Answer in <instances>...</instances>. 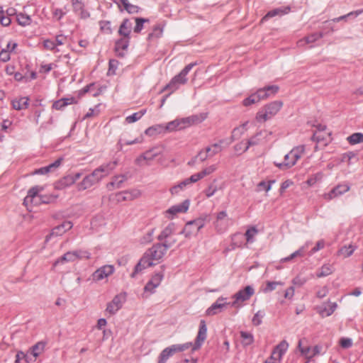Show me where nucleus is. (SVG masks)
Here are the masks:
<instances>
[{
  "label": "nucleus",
  "instance_id": "obj_51",
  "mask_svg": "<svg viewBox=\"0 0 363 363\" xmlns=\"http://www.w3.org/2000/svg\"><path fill=\"white\" fill-rule=\"evenodd\" d=\"M308 277L298 274L292 279L291 282L295 286H302L308 281Z\"/></svg>",
  "mask_w": 363,
  "mask_h": 363
},
{
  "label": "nucleus",
  "instance_id": "obj_39",
  "mask_svg": "<svg viewBox=\"0 0 363 363\" xmlns=\"http://www.w3.org/2000/svg\"><path fill=\"white\" fill-rule=\"evenodd\" d=\"M76 254L74 251H69L67 253L64 254L60 259H58L55 262V265L60 263V262H72L76 261Z\"/></svg>",
  "mask_w": 363,
  "mask_h": 363
},
{
  "label": "nucleus",
  "instance_id": "obj_12",
  "mask_svg": "<svg viewBox=\"0 0 363 363\" xmlns=\"http://www.w3.org/2000/svg\"><path fill=\"white\" fill-rule=\"evenodd\" d=\"M230 304V303L227 302V298L220 296L206 309V315L208 316L217 315L221 313Z\"/></svg>",
  "mask_w": 363,
  "mask_h": 363
},
{
  "label": "nucleus",
  "instance_id": "obj_41",
  "mask_svg": "<svg viewBox=\"0 0 363 363\" xmlns=\"http://www.w3.org/2000/svg\"><path fill=\"white\" fill-rule=\"evenodd\" d=\"M333 273V267L329 264H323L316 272L318 278L327 277Z\"/></svg>",
  "mask_w": 363,
  "mask_h": 363
},
{
  "label": "nucleus",
  "instance_id": "obj_46",
  "mask_svg": "<svg viewBox=\"0 0 363 363\" xmlns=\"http://www.w3.org/2000/svg\"><path fill=\"white\" fill-rule=\"evenodd\" d=\"M242 344L245 346L250 345L254 342V337L252 333L245 331L240 332Z\"/></svg>",
  "mask_w": 363,
  "mask_h": 363
},
{
  "label": "nucleus",
  "instance_id": "obj_18",
  "mask_svg": "<svg viewBox=\"0 0 363 363\" xmlns=\"http://www.w3.org/2000/svg\"><path fill=\"white\" fill-rule=\"evenodd\" d=\"M141 195L140 190L138 189H132L130 190L124 191L119 192L116 194V200L118 202L125 201H132Z\"/></svg>",
  "mask_w": 363,
  "mask_h": 363
},
{
  "label": "nucleus",
  "instance_id": "obj_7",
  "mask_svg": "<svg viewBox=\"0 0 363 363\" xmlns=\"http://www.w3.org/2000/svg\"><path fill=\"white\" fill-rule=\"evenodd\" d=\"M196 65V62L187 65L179 74L172 78L164 89L173 92L179 88V85L184 84L187 82L186 75Z\"/></svg>",
  "mask_w": 363,
  "mask_h": 363
},
{
  "label": "nucleus",
  "instance_id": "obj_6",
  "mask_svg": "<svg viewBox=\"0 0 363 363\" xmlns=\"http://www.w3.org/2000/svg\"><path fill=\"white\" fill-rule=\"evenodd\" d=\"M304 152V145L296 146L284 156V162H275L274 164L276 167L281 169H286L291 168L296 164V162L303 156Z\"/></svg>",
  "mask_w": 363,
  "mask_h": 363
},
{
  "label": "nucleus",
  "instance_id": "obj_32",
  "mask_svg": "<svg viewBox=\"0 0 363 363\" xmlns=\"http://www.w3.org/2000/svg\"><path fill=\"white\" fill-rule=\"evenodd\" d=\"M290 9L289 7H285L284 9H275L269 11L261 20V22L267 21L269 18H272L276 16H282L286 14L289 11Z\"/></svg>",
  "mask_w": 363,
  "mask_h": 363
},
{
  "label": "nucleus",
  "instance_id": "obj_28",
  "mask_svg": "<svg viewBox=\"0 0 363 363\" xmlns=\"http://www.w3.org/2000/svg\"><path fill=\"white\" fill-rule=\"evenodd\" d=\"M129 45V38L122 37L116 43V51L119 55L123 56Z\"/></svg>",
  "mask_w": 363,
  "mask_h": 363
},
{
  "label": "nucleus",
  "instance_id": "obj_23",
  "mask_svg": "<svg viewBox=\"0 0 363 363\" xmlns=\"http://www.w3.org/2000/svg\"><path fill=\"white\" fill-rule=\"evenodd\" d=\"M73 226V224L71 221H65L62 224L55 227L50 235V236H60L63 235L65 232L70 230Z\"/></svg>",
  "mask_w": 363,
  "mask_h": 363
},
{
  "label": "nucleus",
  "instance_id": "obj_30",
  "mask_svg": "<svg viewBox=\"0 0 363 363\" xmlns=\"http://www.w3.org/2000/svg\"><path fill=\"white\" fill-rule=\"evenodd\" d=\"M28 101L29 99L28 97H21L19 99H16L12 101L13 108L16 111L24 110L28 105Z\"/></svg>",
  "mask_w": 363,
  "mask_h": 363
},
{
  "label": "nucleus",
  "instance_id": "obj_64",
  "mask_svg": "<svg viewBox=\"0 0 363 363\" xmlns=\"http://www.w3.org/2000/svg\"><path fill=\"white\" fill-rule=\"evenodd\" d=\"M10 53L4 49L0 52V60L4 62H8L11 59Z\"/></svg>",
  "mask_w": 363,
  "mask_h": 363
},
{
  "label": "nucleus",
  "instance_id": "obj_54",
  "mask_svg": "<svg viewBox=\"0 0 363 363\" xmlns=\"http://www.w3.org/2000/svg\"><path fill=\"white\" fill-rule=\"evenodd\" d=\"M141 142H142L141 138H137L133 140H125L120 139L118 143V146L121 150L123 148V145H133V144H136V143H140Z\"/></svg>",
  "mask_w": 363,
  "mask_h": 363
},
{
  "label": "nucleus",
  "instance_id": "obj_31",
  "mask_svg": "<svg viewBox=\"0 0 363 363\" xmlns=\"http://www.w3.org/2000/svg\"><path fill=\"white\" fill-rule=\"evenodd\" d=\"M191 184L186 178L177 184L173 186L169 189V191L172 195L178 194L181 191H184V189L189 188Z\"/></svg>",
  "mask_w": 363,
  "mask_h": 363
},
{
  "label": "nucleus",
  "instance_id": "obj_21",
  "mask_svg": "<svg viewBox=\"0 0 363 363\" xmlns=\"http://www.w3.org/2000/svg\"><path fill=\"white\" fill-rule=\"evenodd\" d=\"M311 241H307L303 245H302L298 250L291 253L289 256L284 257L281 259V262H286L292 260L293 259L300 257H302L305 255V252L311 245Z\"/></svg>",
  "mask_w": 363,
  "mask_h": 363
},
{
  "label": "nucleus",
  "instance_id": "obj_57",
  "mask_svg": "<svg viewBox=\"0 0 363 363\" xmlns=\"http://www.w3.org/2000/svg\"><path fill=\"white\" fill-rule=\"evenodd\" d=\"M74 252L76 254V259H89L91 257V254L87 250H74Z\"/></svg>",
  "mask_w": 363,
  "mask_h": 363
},
{
  "label": "nucleus",
  "instance_id": "obj_14",
  "mask_svg": "<svg viewBox=\"0 0 363 363\" xmlns=\"http://www.w3.org/2000/svg\"><path fill=\"white\" fill-rule=\"evenodd\" d=\"M115 271L113 265L107 264L104 265L96 269L91 275L94 281H99L111 275Z\"/></svg>",
  "mask_w": 363,
  "mask_h": 363
},
{
  "label": "nucleus",
  "instance_id": "obj_26",
  "mask_svg": "<svg viewBox=\"0 0 363 363\" xmlns=\"http://www.w3.org/2000/svg\"><path fill=\"white\" fill-rule=\"evenodd\" d=\"M132 23L128 19H125L118 29V33L123 38H130V34L132 30Z\"/></svg>",
  "mask_w": 363,
  "mask_h": 363
},
{
  "label": "nucleus",
  "instance_id": "obj_13",
  "mask_svg": "<svg viewBox=\"0 0 363 363\" xmlns=\"http://www.w3.org/2000/svg\"><path fill=\"white\" fill-rule=\"evenodd\" d=\"M223 143V140H220L217 143H214L213 146L215 147V150H213L211 147H206L205 150H202L198 153L196 157L199 158L201 162L206 161L208 157H213L222 150L221 145Z\"/></svg>",
  "mask_w": 363,
  "mask_h": 363
},
{
  "label": "nucleus",
  "instance_id": "obj_15",
  "mask_svg": "<svg viewBox=\"0 0 363 363\" xmlns=\"http://www.w3.org/2000/svg\"><path fill=\"white\" fill-rule=\"evenodd\" d=\"M82 175V174L81 172L72 173L66 175L56 183L55 187L58 189H62L70 186L74 184L76 181L79 179Z\"/></svg>",
  "mask_w": 363,
  "mask_h": 363
},
{
  "label": "nucleus",
  "instance_id": "obj_59",
  "mask_svg": "<svg viewBox=\"0 0 363 363\" xmlns=\"http://www.w3.org/2000/svg\"><path fill=\"white\" fill-rule=\"evenodd\" d=\"M147 21H148V20L145 19V18H135L136 25L134 28V32L138 33H140L143 28V23L145 22H147Z\"/></svg>",
  "mask_w": 363,
  "mask_h": 363
},
{
  "label": "nucleus",
  "instance_id": "obj_19",
  "mask_svg": "<svg viewBox=\"0 0 363 363\" xmlns=\"http://www.w3.org/2000/svg\"><path fill=\"white\" fill-rule=\"evenodd\" d=\"M350 189V186L347 184H340L333 188L329 193L325 194L323 197L326 200H332L333 199L347 192Z\"/></svg>",
  "mask_w": 363,
  "mask_h": 363
},
{
  "label": "nucleus",
  "instance_id": "obj_11",
  "mask_svg": "<svg viewBox=\"0 0 363 363\" xmlns=\"http://www.w3.org/2000/svg\"><path fill=\"white\" fill-rule=\"evenodd\" d=\"M164 265L161 266L162 272L155 273L151 279L148 281L146 285L144 287L145 292H149L150 294H153L155 291V289L158 287L163 278H164Z\"/></svg>",
  "mask_w": 363,
  "mask_h": 363
},
{
  "label": "nucleus",
  "instance_id": "obj_9",
  "mask_svg": "<svg viewBox=\"0 0 363 363\" xmlns=\"http://www.w3.org/2000/svg\"><path fill=\"white\" fill-rule=\"evenodd\" d=\"M254 294L255 289L252 286H245L243 289L238 291L233 295V298L235 300L231 303V306H242L241 303L249 300Z\"/></svg>",
  "mask_w": 363,
  "mask_h": 363
},
{
  "label": "nucleus",
  "instance_id": "obj_4",
  "mask_svg": "<svg viewBox=\"0 0 363 363\" xmlns=\"http://www.w3.org/2000/svg\"><path fill=\"white\" fill-rule=\"evenodd\" d=\"M206 117L203 115H191L177 118L164 125V131H176L188 128L194 124L201 123Z\"/></svg>",
  "mask_w": 363,
  "mask_h": 363
},
{
  "label": "nucleus",
  "instance_id": "obj_42",
  "mask_svg": "<svg viewBox=\"0 0 363 363\" xmlns=\"http://www.w3.org/2000/svg\"><path fill=\"white\" fill-rule=\"evenodd\" d=\"M262 132L257 133L255 135L250 138L247 143L244 152H246L250 146L257 145L262 143Z\"/></svg>",
  "mask_w": 363,
  "mask_h": 363
},
{
  "label": "nucleus",
  "instance_id": "obj_5",
  "mask_svg": "<svg viewBox=\"0 0 363 363\" xmlns=\"http://www.w3.org/2000/svg\"><path fill=\"white\" fill-rule=\"evenodd\" d=\"M43 189L44 188L40 186H35L30 188L23 200V204L28 208L33 203L38 205L39 203H50L53 201L55 198L52 195L39 194Z\"/></svg>",
  "mask_w": 363,
  "mask_h": 363
},
{
  "label": "nucleus",
  "instance_id": "obj_16",
  "mask_svg": "<svg viewBox=\"0 0 363 363\" xmlns=\"http://www.w3.org/2000/svg\"><path fill=\"white\" fill-rule=\"evenodd\" d=\"M337 308V304L335 302L328 301L317 306L315 310L322 318H325L331 315Z\"/></svg>",
  "mask_w": 363,
  "mask_h": 363
},
{
  "label": "nucleus",
  "instance_id": "obj_29",
  "mask_svg": "<svg viewBox=\"0 0 363 363\" xmlns=\"http://www.w3.org/2000/svg\"><path fill=\"white\" fill-rule=\"evenodd\" d=\"M155 156L152 151H147L136 159V163L140 166L148 164V162L152 160Z\"/></svg>",
  "mask_w": 363,
  "mask_h": 363
},
{
  "label": "nucleus",
  "instance_id": "obj_34",
  "mask_svg": "<svg viewBox=\"0 0 363 363\" xmlns=\"http://www.w3.org/2000/svg\"><path fill=\"white\" fill-rule=\"evenodd\" d=\"M322 37L323 34L321 33H313L311 35L306 36L303 39L300 40L298 42V45L301 47L304 45L305 44L314 43Z\"/></svg>",
  "mask_w": 363,
  "mask_h": 363
},
{
  "label": "nucleus",
  "instance_id": "obj_40",
  "mask_svg": "<svg viewBox=\"0 0 363 363\" xmlns=\"http://www.w3.org/2000/svg\"><path fill=\"white\" fill-rule=\"evenodd\" d=\"M125 179L126 178L124 175L116 176L113 180L107 184V187L108 189H111V186L119 189L121 187L122 184L125 181Z\"/></svg>",
  "mask_w": 363,
  "mask_h": 363
},
{
  "label": "nucleus",
  "instance_id": "obj_49",
  "mask_svg": "<svg viewBox=\"0 0 363 363\" xmlns=\"http://www.w3.org/2000/svg\"><path fill=\"white\" fill-rule=\"evenodd\" d=\"M284 284L281 281H267L266 283V286L263 289L264 293L272 292L274 289H276L277 286H282Z\"/></svg>",
  "mask_w": 363,
  "mask_h": 363
},
{
  "label": "nucleus",
  "instance_id": "obj_27",
  "mask_svg": "<svg viewBox=\"0 0 363 363\" xmlns=\"http://www.w3.org/2000/svg\"><path fill=\"white\" fill-rule=\"evenodd\" d=\"M283 102L281 101H274L265 106V113H277L281 111Z\"/></svg>",
  "mask_w": 363,
  "mask_h": 363
},
{
  "label": "nucleus",
  "instance_id": "obj_1",
  "mask_svg": "<svg viewBox=\"0 0 363 363\" xmlns=\"http://www.w3.org/2000/svg\"><path fill=\"white\" fill-rule=\"evenodd\" d=\"M176 241V239L165 240L163 242L155 244L147 249L139 262L135 265L134 271L130 275L131 277L135 278L136 274L143 269L159 263L167 253V250L171 247Z\"/></svg>",
  "mask_w": 363,
  "mask_h": 363
},
{
  "label": "nucleus",
  "instance_id": "obj_24",
  "mask_svg": "<svg viewBox=\"0 0 363 363\" xmlns=\"http://www.w3.org/2000/svg\"><path fill=\"white\" fill-rule=\"evenodd\" d=\"M77 102L76 99L74 97H68V98H63L61 99H59L58 101H56L52 106L55 110L57 111H62L63 108L68 106V105H72Z\"/></svg>",
  "mask_w": 363,
  "mask_h": 363
},
{
  "label": "nucleus",
  "instance_id": "obj_22",
  "mask_svg": "<svg viewBox=\"0 0 363 363\" xmlns=\"http://www.w3.org/2000/svg\"><path fill=\"white\" fill-rule=\"evenodd\" d=\"M279 88L277 85H272L265 86L262 89H258L257 91L261 99L264 100L269 96H274L279 91Z\"/></svg>",
  "mask_w": 363,
  "mask_h": 363
},
{
  "label": "nucleus",
  "instance_id": "obj_17",
  "mask_svg": "<svg viewBox=\"0 0 363 363\" xmlns=\"http://www.w3.org/2000/svg\"><path fill=\"white\" fill-rule=\"evenodd\" d=\"M125 295L121 294L115 296L113 300L107 304L106 311L110 315L115 314L121 308L123 303L125 301Z\"/></svg>",
  "mask_w": 363,
  "mask_h": 363
},
{
  "label": "nucleus",
  "instance_id": "obj_56",
  "mask_svg": "<svg viewBox=\"0 0 363 363\" xmlns=\"http://www.w3.org/2000/svg\"><path fill=\"white\" fill-rule=\"evenodd\" d=\"M217 169L216 164H211L208 167L203 168L200 172L201 175H202V178L208 176L213 174Z\"/></svg>",
  "mask_w": 363,
  "mask_h": 363
},
{
  "label": "nucleus",
  "instance_id": "obj_45",
  "mask_svg": "<svg viewBox=\"0 0 363 363\" xmlns=\"http://www.w3.org/2000/svg\"><path fill=\"white\" fill-rule=\"evenodd\" d=\"M347 140L350 145H356L363 143V133H354L348 136Z\"/></svg>",
  "mask_w": 363,
  "mask_h": 363
},
{
  "label": "nucleus",
  "instance_id": "obj_8",
  "mask_svg": "<svg viewBox=\"0 0 363 363\" xmlns=\"http://www.w3.org/2000/svg\"><path fill=\"white\" fill-rule=\"evenodd\" d=\"M205 225V219L203 218H198L195 220L187 222L180 234L184 235L185 238H190L203 228Z\"/></svg>",
  "mask_w": 363,
  "mask_h": 363
},
{
  "label": "nucleus",
  "instance_id": "obj_62",
  "mask_svg": "<svg viewBox=\"0 0 363 363\" xmlns=\"http://www.w3.org/2000/svg\"><path fill=\"white\" fill-rule=\"evenodd\" d=\"M325 247V241L323 240H320L317 242L315 246L311 249V250L309 252L308 255L311 256L314 253L317 252L318 251L323 249Z\"/></svg>",
  "mask_w": 363,
  "mask_h": 363
},
{
  "label": "nucleus",
  "instance_id": "obj_50",
  "mask_svg": "<svg viewBox=\"0 0 363 363\" xmlns=\"http://www.w3.org/2000/svg\"><path fill=\"white\" fill-rule=\"evenodd\" d=\"M274 183L275 180H269L267 182L262 181L257 184L258 191L264 190L266 192H268L271 190L272 186Z\"/></svg>",
  "mask_w": 363,
  "mask_h": 363
},
{
  "label": "nucleus",
  "instance_id": "obj_3",
  "mask_svg": "<svg viewBox=\"0 0 363 363\" xmlns=\"http://www.w3.org/2000/svg\"><path fill=\"white\" fill-rule=\"evenodd\" d=\"M116 164L117 162L116 161L101 164L91 173L85 176L82 182L77 184V189L79 191H84L91 188L94 184L99 183L104 177L108 175L116 167Z\"/></svg>",
  "mask_w": 363,
  "mask_h": 363
},
{
  "label": "nucleus",
  "instance_id": "obj_60",
  "mask_svg": "<svg viewBox=\"0 0 363 363\" xmlns=\"http://www.w3.org/2000/svg\"><path fill=\"white\" fill-rule=\"evenodd\" d=\"M217 190V186L211 184L204 190V194L207 198H210L216 194Z\"/></svg>",
  "mask_w": 363,
  "mask_h": 363
},
{
  "label": "nucleus",
  "instance_id": "obj_63",
  "mask_svg": "<svg viewBox=\"0 0 363 363\" xmlns=\"http://www.w3.org/2000/svg\"><path fill=\"white\" fill-rule=\"evenodd\" d=\"M62 160V159H61V158L57 159L55 162L50 164L49 165L45 166L48 169V172H51L55 170L57 168H58L60 167V165L61 164Z\"/></svg>",
  "mask_w": 363,
  "mask_h": 363
},
{
  "label": "nucleus",
  "instance_id": "obj_58",
  "mask_svg": "<svg viewBox=\"0 0 363 363\" xmlns=\"http://www.w3.org/2000/svg\"><path fill=\"white\" fill-rule=\"evenodd\" d=\"M43 46L45 49L48 50H52L56 52H59V50L56 48V44L54 41L50 40H45L43 41Z\"/></svg>",
  "mask_w": 363,
  "mask_h": 363
},
{
  "label": "nucleus",
  "instance_id": "obj_25",
  "mask_svg": "<svg viewBox=\"0 0 363 363\" xmlns=\"http://www.w3.org/2000/svg\"><path fill=\"white\" fill-rule=\"evenodd\" d=\"M288 348V342L286 340H282L274 347L272 354L281 360L282 357L286 352Z\"/></svg>",
  "mask_w": 363,
  "mask_h": 363
},
{
  "label": "nucleus",
  "instance_id": "obj_2",
  "mask_svg": "<svg viewBox=\"0 0 363 363\" xmlns=\"http://www.w3.org/2000/svg\"><path fill=\"white\" fill-rule=\"evenodd\" d=\"M207 337V326L204 320H201L199 323V331L193 345L192 342H189L184 344L172 345L164 349L160 354L158 358V363H166L167 359L172 357L174 353L183 352L192 346V350L195 351L199 350Z\"/></svg>",
  "mask_w": 363,
  "mask_h": 363
},
{
  "label": "nucleus",
  "instance_id": "obj_20",
  "mask_svg": "<svg viewBox=\"0 0 363 363\" xmlns=\"http://www.w3.org/2000/svg\"><path fill=\"white\" fill-rule=\"evenodd\" d=\"M175 230V224L174 223H169L157 236V240L162 242L165 240H172L173 239L171 238V236L174 233Z\"/></svg>",
  "mask_w": 363,
  "mask_h": 363
},
{
  "label": "nucleus",
  "instance_id": "obj_47",
  "mask_svg": "<svg viewBox=\"0 0 363 363\" xmlns=\"http://www.w3.org/2000/svg\"><path fill=\"white\" fill-rule=\"evenodd\" d=\"M247 124L248 123L247 122L243 123L242 126L233 129L232 132L231 140L230 143L238 139L243 133V132L247 129L245 127L247 125Z\"/></svg>",
  "mask_w": 363,
  "mask_h": 363
},
{
  "label": "nucleus",
  "instance_id": "obj_48",
  "mask_svg": "<svg viewBox=\"0 0 363 363\" xmlns=\"http://www.w3.org/2000/svg\"><path fill=\"white\" fill-rule=\"evenodd\" d=\"M259 101H261V99L257 91L255 94H251L248 98L245 99L243 101V105L246 106H250L251 104L257 103Z\"/></svg>",
  "mask_w": 363,
  "mask_h": 363
},
{
  "label": "nucleus",
  "instance_id": "obj_43",
  "mask_svg": "<svg viewBox=\"0 0 363 363\" xmlns=\"http://www.w3.org/2000/svg\"><path fill=\"white\" fill-rule=\"evenodd\" d=\"M16 21L21 26H29L32 22L30 16L23 13H19L16 14Z\"/></svg>",
  "mask_w": 363,
  "mask_h": 363
},
{
  "label": "nucleus",
  "instance_id": "obj_61",
  "mask_svg": "<svg viewBox=\"0 0 363 363\" xmlns=\"http://www.w3.org/2000/svg\"><path fill=\"white\" fill-rule=\"evenodd\" d=\"M352 344V340L350 337H342L340 340V345L344 349L350 348Z\"/></svg>",
  "mask_w": 363,
  "mask_h": 363
},
{
  "label": "nucleus",
  "instance_id": "obj_35",
  "mask_svg": "<svg viewBox=\"0 0 363 363\" xmlns=\"http://www.w3.org/2000/svg\"><path fill=\"white\" fill-rule=\"evenodd\" d=\"M164 125L162 124L152 125L147 128L145 133L149 136H155L156 135L164 133Z\"/></svg>",
  "mask_w": 363,
  "mask_h": 363
},
{
  "label": "nucleus",
  "instance_id": "obj_33",
  "mask_svg": "<svg viewBox=\"0 0 363 363\" xmlns=\"http://www.w3.org/2000/svg\"><path fill=\"white\" fill-rule=\"evenodd\" d=\"M45 345V342L40 341L30 348V354L33 357V361L44 351Z\"/></svg>",
  "mask_w": 363,
  "mask_h": 363
},
{
  "label": "nucleus",
  "instance_id": "obj_55",
  "mask_svg": "<svg viewBox=\"0 0 363 363\" xmlns=\"http://www.w3.org/2000/svg\"><path fill=\"white\" fill-rule=\"evenodd\" d=\"M100 29L101 32L104 34H111L112 33V28L111 26V23L107 21H103L99 23Z\"/></svg>",
  "mask_w": 363,
  "mask_h": 363
},
{
  "label": "nucleus",
  "instance_id": "obj_37",
  "mask_svg": "<svg viewBox=\"0 0 363 363\" xmlns=\"http://www.w3.org/2000/svg\"><path fill=\"white\" fill-rule=\"evenodd\" d=\"M230 219H225L220 222L218 220H216L214 222V225L217 233H223L225 232L230 226Z\"/></svg>",
  "mask_w": 363,
  "mask_h": 363
},
{
  "label": "nucleus",
  "instance_id": "obj_36",
  "mask_svg": "<svg viewBox=\"0 0 363 363\" xmlns=\"http://www.w3.org/2000/svg\"><path fill=\"white\" fill-rule=\"evenodd\" d=\"M356 249L357 246L352 244L345 245L338 250V255L343 257H349L353 254Z\"/></svg>",
  "mask_w": 363,
  "mask_h": 363
},
{
  "label": "nucleus",
  "instance_id": "obj_10",
  "mask_svg": "<svg viewBox=\"0 0 363 363\" xmlns=\"http://www.w3.org/2000/svg\"><path fill=\"white\" fill-rule=\"evenodd\" d=\"M190 205V201L188 199L184 200L180 203L175 204L169 208L165 212V217L169 220H172L178 213H186Z\"/></svg>",
  "mask_w": 363,
  "mask_h": 363
},
{
  "label": "nucleus",
  "instance_id": "obj_44",
  "mask_svg": "<svg viewBox=\"0 0 363 363\" xmlns=\"http://www.w3.org/2000/svg\"><path fill=\"white\" fill-rule=\"evenodd\" d=\"M124 9L129 13H137L139 11V7L130 4L128 0H119Z\"/></svg>",
  "mask_w": 363,
  "mask_h": 363
},
{
  "label": "nucleus",
  "instance_id": "obj_53",
  "mask_svg": "<svg viewBox=\"0 0 363 363\" xmlns=\"http://www.w3.org/2000/svg\"><path fill=\"white\" fill-rule=\"evenodd\" d=\"M264 316V312L258 311L253 316L252 323L254 325L258 326L262 323V318Z\"/></svg>",
  "mask_w": 363,
  "mask_h": 363
},
{
  "label": "nucleus",
  "instance_id": "obj_52",
  "mask_svg": "<svg viewBox=\"0 0 363 363\" xmlns=\"http://www.w3.org/2000/svg\"><path fill=\"white\" fill-rule=\"evenodd\" d=\"M155 229L152 228L149 230L145 235L140 238V242L143 245H147L151 242L153 240Z\"/></svg>",
  "mask_w": 363,
  "mask_h": 363
},
{
  "label": "nucleus",
  "instance_id": "obj_38",
  "mask_svg": "<svg viewBox=\"0 0 363 363\" xmlns=\"http://www.w3.org/2000/svg\"><path fill=\"white\" fill-rule=\"evenodd\" d=\"M258 234V230L255 226H250L245 233V236L247 243H253L255 242V237Z\"/></svg>",
  "mask_w": 363,
  "mask_h": 363
}]
</instances>
